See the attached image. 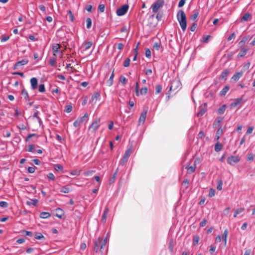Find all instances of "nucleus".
I'll return each mask as SVG.
<instances>
[{
	"label": "nucleus",
	"instance_id": "nucleus-47",
	"mask_svg": "<svg viewBox=\"0 0 255 255\" xmlns=\"http://www.w3.org/2000/svg\"><path fill=\"white\" fill-rule=\"evenodd\" d=\"M86 22H87V28H90L91 27L92 25V20L90 18H87L86 19Z\"/></svg>",
	"mask_w": 255,
	"mask_h": 255
},
{
	"label": "nucleus",
	"instance_id": "nucleus-64",
	"mask_svg": "<svg viewBox=\"0 0 255 255\" xmlns=\"http://www.w3.org/2000/svg\"><path fill=\"white\" fill-rule=\"evenodd\" d=\"M206 223H207V220L204 219V220H203L200 223V227H204L206 224Z\"/></svg>",
	"mask_w": 255,
	"mask_h": 255
},
{
	"label": "nucleus",
	"instance_id": "nucleus-21",
	"mask_svg": "<svg viewBox=\"0 0 255 255\" xmlns=\"http://www.w3.org/2000/svg\"><path fill=\"white\" fill-rule=\"evenodd\" d=\"M223 149V145L222 143L218 141L215 145V150L216 152H219Z\"/></svg>",
	"mask_w": 255,
	"mask_h": 255
},
{
	"label": "nucleus",
	"instance_id": "nucleus-17",
	"mask_svg": "<svg viewBox=\"0 0 255 255\" xmlns=\"http://www.w3.org/2000/svg\"><path fill=\"white\" fill-rule=\"evenodd\" d=\"M252 37L250 35L245 36L243 38L242 40L239 42L240 45L244 46L245 44L248 41L251 39Z\"/></svg>",
	"mask_w": 255,
	"mask_h": 255
},
{
	"label": "nucleus",
	"instance_id": "nucleus-51",
	"mask_svg": "<svg viewBox=\"0 0 255 255\" xmlns=\"http://www.w3.org/2000/svg\"><path fill=\"white\" fill-rule=\"evenodd\" d=\"M128 159L125 158V157H123V158L120 161V164L122 166H124L125 164V163L127 162Z\"/></svg>",
	"mask_w": 255,
	"mask_h": 255
},
{
	"label": "nucleus",
	"instance_id": "nucleus-32",
	"mask_svg": "<svg viewBox=\"0 0 255 255\" xmlns=\"http://www.w3.org/2000/svg\"><path fill=\"white\" fill-rule=\"evenodd\" d=\"M161 46V42H156L153 45V48L156 50H159Z\"/></svg>",
	"mask_w": 255,
	"mask_h": 255
},
{
	"label": "nucleus",
	"instance_id": "nucleus-50",
	"mask_svg": "<svg viewBox=\"0 0 255 255\" xmlns=\"http://www.w3.org/2000/svg\"><path fill=\"white\" fill-rule=\"evenodd\" d=\"M3 135L4 137H8L11 135L10 132L8 130H4L3 131Z\"/></svg>",
	"mask_w": 255,
	"mask_h": 255
},
{
	"label": "nucleus",
	"instance_id": "nucleus-52",
	"mask_svg": "<svg viewBox=\"0 0 255 255\" xmlns=\"http://www.w3.org/2000/svg\"><path fill=\"white\" fill-rule=\"evenodd\" d=\"M67 16L71 21H73L74 16L71 10H69L67 13Z\"/></svg>",
	"mask_w": 255,
	"mask_h": 255
},
{
	"label": "nucleus",
	"instance_id": "nucleus-14",
	"mask_svg": "<svg viewBox=\"0 0 255 255\" xmlns=\"http://www.w3.org/2000/svg\"><path fill=\"white\" fill-rule=\"evenodd\" d=\"M243 75V72H239L235 73L232 77V79L235 81H238Z\"/></svg>",
	"mask_w": 255,
	"mask_h": 255
},
{
	"label": "nucleus",
	"instance_id": "nucleus-42",
	"mask_svg": "<svg viewBox=\"0 0 255 255\" xmlns=\"http://www.w3.org/2000/svg\"><path fill=\"white\" fill-rule=\"evenodd\" d=\"M56 63V59L55 57L50 58V59L49 60V64L51 66H55Z\"/></svg>",
	"mask_w": 255,
	"mask_h": 255
},
{
	"label": "nucleus",
	"instance_id": "nucleus-37",
	"mask_svg": "<svg viewBox=\"0 0 255 255\" xmlns=\"http://www.w3.org/2000/svg\"><path fill=\"white\" fill-rule=\"evenodd\" d=\"M70 188L68 187H67L66 186H63L60 190V191L61 192L64 193H68L70 192Z\"/></svg>",
	"mask_w": 255,
	"mask_h": 255
},
{
	"label": "nucleus",
	"instance_id": "nucleus-63",
	"mask_svg": "<svg viewBox=\"0 0 255 255\" xmlns=\"http://www.w3.org/2000/svg\"><path fill=\"white\" fill-rule=\"evenodd\" d=\"M186 0H180L178 3V7H182L185 3V1H186Z\"/></svg>",
	"mask_w": 255,
	"mask_h": 255
},
{
	"label": "nucleus",
	"instance_id": "nucleus-35",
	"mask_svg": "<svg viewBox=\"0 0 255 255\" xmlns=\"http://www.w3.org/2000/svg\"><path fill=\"white\" fill-rule=\"evenodd\" d=\"M35 239L36 240H44L45 237L40 233H37L35 235Z\"/></svg>",
	"mask_w": 255,
	"mask_h": 255
},
{
	"label": "nucleus",
	"instance_id": "nucleus-39",
	"mask_svg": "<svg viewBox=\"0 0 255 255\" xmlns=\"http://www.w3.org/2000/svg\"><path fill=\"white\" fill-rule=\"evenodd\" d=\"M38 91L41 93H44L45 91V86L43 84L39 85Z\"/></svg>",
	"mask_w": 255,
	"mask_h": 255
},
{
	"label": "nucleus",
	"instance_id": "nucleus-44",
	"mask_svg": "<svg viewBox=\"0 0 255 255\" xmlns=\"http://www.w3.org/2000/svg\"><path fill=\"white\" fill-rule=\"evenodd\" d=\"M130 60L129 58H127L124 62L123 66L125 67L129 66Z\"/></svg>",
	"mask_w": 255,
	"mask_h": 255
},
{
	"label": "nucleus",
	"instance_id": "nucleus-33",
	"mask_svg": "<svg viewBox=\"0 0 255 255\" xmlns=\"http://www.w3.org/2000/svg\"><path fill=\"white\" fill-rule=\"evenodd\" d=\"M92 42H91V41L86 42L84 44L85 50H86L88 49L89 48H90L91 47V46H92Z\"/></svg>",
	"mask_w": 255,
	"mask_h": 255
},
{
	"label": "nucleus",
	"instance_id": "nucleus-55",
	"mask_svg": "<svg viewBox=\"0 0 255 255\" xmlns=\"http://www.w3.org/2000/svg\"><path fill=\"white\" fill-rule=\"evenodd\" d=\"M0 207L5 208L8 207V203L5 201H0Z\"/></svg>",
	"mask_w": 255,
	"mask_h": 255
},
{
	"label": "nucleus",
	"instance_id": "nucleus-45",
	"mask_svg": "<svg viewBox=\"0 0 255 255\" xmlns=\"http://www.w3.org/2000/svg\"><path fill=\"white\" fill-rule=\"evenodd\" d=\"M215 195V190L213 188H211L209 190V194H208L209 197H212L214 196Z\"/></svg>",
	"mask_w": 255,
	"mask_h": 255
},
{
	"label": "nucleus",
	"instance_id": "nucleus-6",
	"mask_svg": "<svg viewBox=\"0 0 255 255\" xmlns=\"http://www.w3.org/2000/svg\"><path fill=\"white\" fill-rule=\"evenodd\" d=\"M128 8V4H124L117 9L116 13L118 16H122L127 13Z\"/></svg>",
	"mask_w": 255,
	"mask_h": 255
},
{
	"label": "nucleus",
	"instance_id": "nucleus-28",
	"mask_svg": "<svg viewBox=\"0 0 255 255\" xmlns=\"http://www.w3.org/2000/svg\"><path fill=\"white\" fill-rule=\"evenodd\" d=\"M251 14L250 13H245L244 16L241 18V21H246L249 20V19L251 17Z\"/></svg>",
	"mask_w": 255,
	"mask_h": 255
},
{
	"label": "nucleus",
	"instance_id": "nucleus-61",
	"mask_svg": "<svg viewBox=\"0 0 255 255\" xmlns=\"http://www.w3.org/2000/svg\"><path fill=\"white\" fill-rule=\"evenodd\" d=\"M199 15V12L198 11H195L194 13L192 15L191 19L192 20H195L197 17Z\"/></svg>",
	"mask_w": 255,
	"mask_h": 255
},
{
	"label": "nucleus",
	"instance_id": "nucleus-1",
	"mask_svg": "<svg viewBox=\"0 0 255 255\" xmlns=\"http://www.w3.org/2000/svg\"><path fill=\"white\" fill-rule=\"evenodd\" d=\"M108 240L107 238H105L104 240L100 238H98L95 240L94 242V251L97 253L99 251L101 253V255H103L104 252H107L108 250V247H107V244Z\"/></svg>",
	"mask_w": 255,
	"mask_h": 255
},
{
	"label": "nucleus",
	"instance_id": "nucleus-12",
	"mask_svg": "<svg viewBox=\"0 0 255 255\" xmlns=\"http://www.w3.org/2000/svg\"><path fill=\"white\" fill-rule=\"evenodd\" d=\"M148 111V109L146 108L141 114H140L139 119V122L141 123L142 122L143 123L145 121V118L146 117V114Z\"/></svg>",
	"mask_w": 255,
	"mask_h": 255
},
{
	"label": "nucleus",
	"instance_id": "nucleus-43",
	"mask_svg": "<svg viewBox=\"0 0 255 255\" xmlns=\"http://www.w3.org/2000/svg\"><path fill=\"white\" fill-rule=\"evenodd\" d=\"M21 94L24 96V98L26 100H29V96H28V93L25 89L22 90V91L21 92Z\"/></svg>",
	"mask_w": 255,
	"mask_h": 255
},
{
	"label": "nucleus",
	"instance_id": "nucleus-31",
	"mask_svg": "<svg viewBox=\"0 0 255 255\" xmlns=\"http://www.w3.org/2000/svg\"><path fill=\"white\" fill-rule=\"evenodd\" d=\"M206 112V109L205 108H202L200 109V111L197 114V116L198 117H202Z\"/></svg>",
	"mask_w": 255,
	"mask_h": 255
},
{
	"label": "nucleus",
	"instance_id": "nucleus-57",
	"mask_svg": "<svg viewBox=\"0 0 255 255\" xmlns=\"http://www.w3.org/2000/svg\"><path fill=\"white\" fill-rule=\"evenodd\" d=\"M72 107L71 105H67L65 107V111L67 113H70L71 112Z\"/></svg>",
	"mask_w": 255,
	"mask_h": 255
},
{
	"label": "nucleus",
	"instance_id": "nucleus-41",
	"mask_svg": "<svg viewBox=\"0 0 255 255\" xmlns=\"http://www.w3.org/2000/svg\"><path fill=\"white\" fill-rule=\"evenodd\" d=\"M100 97V95L98 93H95L92 97V100L93 101L94 100H95L96 101L98 99H99Z\"/></svg>",
	"mask_w": 255,
	"mask_h": 255
},
{
	"label": "nucleus",
	"instance_id": "nucleus-23",
	"mask_svg": "<svg viewBox=\"0 0 255 255\" xmlns=\"http://www.w3.org/2000/svg\"><path fill=\"white\" fill-rule=\"evenodd\" d=\"M132 152V148L131 147H130L128 148L126 151L125 153L123 156L125 158L128 159L129 156L130 155Z\"/></svg>",
	"mask_w": 255,
	"mask_h": 255
},
{
	"label": "nucleus",
	"instance_id": "nucleus-24",
	"mask_svg": "<svg viewBox=\"0 0 255 255\" xmlns=\"http://www.w3.org/2000/svg\"><path fill=\"white\" fill-rule=\"evenodd\" d=\"M222 122V120L216 119L213 124V128H217L220 127V124Z\"/></svg>",
	"mask_w": 255,
	"mask_h": 255
},
{
	"label": "nucleus",
	"instance_id": "nucleus-34",
	"mask_svg": "<svg viewBox=\"0 0 255 255\" xmlns=\"http://www.w3.org/2000/svg\"><path fill=\"white\" fill-rule=\"evenodd\" d=\"M38 203V200L37 199H33L31 201H27L26 202V204L28 205H33L36 206Z\"/></svg>",
	"mask_w": 255,
	"mask_h": 255
},
{
	"label": "nucleus",
	"instance_id": "nucleus-22",
	"mask_svg": "<svg viewBox=\"0 0 255 255\" xmlns=\"http://www.w3.org/2000/svg\"><path fill=\"white\" fill-rule=\"evenodd\" d=\"M114 71L113 70L112 71V73L110 77V78L109 79V80L107 81V84L108 85V86H111L112 85L113 83V79H114Z\"/></svg>",
	"mask_w": 255,
	"mask_h": 255
},
{
	"label": "nucleus",
	"instance_id": "nucleus-46",
	"mask_svg": "<svg viewBox=\"0 0 255 255\" xmlns=\"http://www.w3.org/2000/svg\"><path fill=\"white\" fill-rule=\"evenodd\" d=\"M223 133V130L221 127L219 128L216 131V134L218 135V136H220Z\"/></svg>",
	"mask_w": 255,
	"mask_h": 255
},
{
	"label": "nucleus",
	"instance_id": "nucleus-60",
	"mask_svg": "<svg viewBox=\"0 0 255 255\" xmlns=\"http://www.w3.org/2000/svg\"><path fill=\"white\" fill-rule=\"evenodd\" d=\"M120 81L122 83L125 84L127 81V79L124 76H121L120 78Z\"/></svg>",
	"mask_w": 255,
	"mask_h": 255
},
{
	"label": "nucleus",
	"instance_id": "nucleus-53",
	"mask_svg": "<svg viewBox=\"0 0 255 255\" xmlns=\"http://www.w3.org/2000/svg\"><path fill=\"white\" fill-rule=\"evenodd\" d=\"M35 149L34 148V145L30 144L28 146V148L27 149V151L28 152H35Z\"/></svg>",
	"mask_w": 255,
	"mask_h": 255
},
{
	"label": "nucleus",
	"instance_id": "nucleus-13",
	"mask_svg": "<svg viewBox=\"0 0 255 255\" xmlns=\"http://www.w3.org/2000/svg\"><path fill=\"white\" fill-rule=\"evenodd\" d=\"M61 45L59 44H54L52 46V50L54 52V56H55L56 54L60 52Z\"/></svg>",
	"mask_w": 255,
	"mask_h": 255
},
{
	"label": "nucleus",
	"instance_id": "nucleus-15",
	"mask_svg": "<svg viewBox=\"0 0 255 255\" xmlns=\"http://www.w3.org/2000/svg\"><path fill=\"white\" fill-rule=\"evenodd\" d=\"M229 73V71L228 69L224 70L220 76L219 79L226 80Z\"/></svg>",
	"mask_w": 255,
	"mask_h": 255
},
{
	"label": "nucleus",
	"instance_id": "nucleus-20",
	"mask_svg": "<svg viewBox=\"0 0 255 255\" xmlns=\"http://www.w3.org/2000/svg\"><path fill=\"white\" fill-rule=\"evenodd\" d=\"M230 89V86L228 85H227L224 87V88L221 91L220 93V95L221 96H224L226 95L228 91Z\"/></svg>",
	"mask_w": 255,
	"mask_h": 255
},
{
	"label": "nucleus",
	"instance_id": "nucleus-62",
	"mask_svg": "<svg viewBox=\"0 0 255 255\" xmlns=\"http://www.w3.org/2000/svg\"><path fill=\"white\" fill-rule=\"evenodd\" d=\"M98 8H99V10L100 11V12H104L105 10V5L102 4H100L99 5Z\"/></svg>",
	"mask_w": 255,
	"mask_h": 255
},
{
	"label": "nucleus",
	"instance_id": "nucleus-2",
	"mask_svg": "<svg viewBox=\"0 0 255 255\" xmlns=\"http://www.w3.org/2000/svg\"><path fill=\"white\" fill-rule=\"evenodd\" d=\"M177 18L182 31L184 32L187 27V19L186 14L182 9L178 11Z\"/></svg>",
	"mask_w": 255,
	"mask_h": 255
},
{
	"label": "nucleus",
	"instance_id": "nucleus-10",
	"mask_svg": "<svg viewBox=\"0 0 255 255\" xmlns=\"http://www.w3.org/2000/svg\"><path fill=\"white\" fill-rule=\"evenodd\" d=\"M28 62V61L27 59H23L21 61H18L15 63L13 66V69L16 70V69H17L18 67L26 65V64H27Z\"/></svg>",
	"mask_w": 255,
	"mask_h": 255
},
{
	"label": "nucleus",
	"instance_id": "nucleus-59",
	"mask_svg": "<svg viewBox=\"0 0 255 255\" xmlns=\"http://www.w3.org/2000/svg\"><path fill=\"white\" fill-rule=\"evenodd\" d=\"M81 124L80 123V122L77 119L74 122L73 126L75 128L79 127L81 126Z\"/></svg>",
	"mask_w": 255,
	"mask_h": 255
},
{
	"label": "nucleus",
	"instance_id": "nucleus-19",
	"mask_svg": "<svg viewBox=\"0 0 255 255\" xmlns=\"http://www.w3.org/2000/svg\"><path fill=\"white\" fill-rule=\"evenodd\" d=\"M108 212H109V209L107 207H106L105 209V210H104V213L102 215V222H103V223H105L106 221V220H107V214L108 213Z\"/></svg>",
	"mask_w": 255,
	"mask_h": 255
},
{
	"label": "nucleus",
	"instance_id": "nucleus-11",
	"mask_svg": "<svg viewBox=\"0 0 255 255\" xmlns=\"http://www.w3.org/2000/svg\"><path fill=\"white\" fill-rule=\"evenodd\" d=\"M30 82L31 84V89L32 90H35L37 88L38 85L37 79L35 77H33L31 78Z\"/></svg>",
	"mask_w": 255,
	"mask_h": 255
},
{
	"label": "nucleus",
	"instance_id": "nucleus-5",
	"mask_svg": "<svg viewBox=\"0 0 255 255\" xmlns=\"http://www.w3.org/2000/svg\"><path fill=\"white\" fill-rule=\"evenodd\" d=\"M241 160L239 156H230L227 158V163L231 165L234 166L238 163Z\"/></svg>",
	"mask_w": 255,
	"mask_h": 255
},
{
	"label": "nucleus",
	"instance_id": "nucleus-4",
	"mask_svg": "<svg viewBox=\"0 0 255 255\" xmlns=\"http://www.w3.org/2000/svg\"><path fill=\"white\" fill-rule=\"evenodd\" d=\"M164 3V0H156L151 6L152 12L156 13L160 8L163 7Z\"/></svg>",
	"mask_w": 255,
	"mask_h": 255
},
{
	"label": "nucleus",
	"instance_id": "nucleus-26",
	"mask_svg": "<svg viewBox=\"0 0 255 255\" xmlns=\"http://www.w3.org/2000/svg\"><path fill=\"white\" fill-rule=\"evenodd\" d=\"M174 244L173 239H171L168 243V249L171 253L173 252Z\"/></svg>",
	"mask_w": 255,
	"mask_h": 255
},
{
	"label": "nucleus",
	"instance_id": "nucleus-18",
	"mask_svg": "<svg viewBox=\"0 0 255 255\" xmlns=\"http://www.w3.org/2000/svg\"><path fill=\"white\" fill-rule=\"evenodd\" d=\"M89 119V116L88 114L86 113H85L84 116L80 118H78L77 120L80 122V123L82 124L84 122H87L88 121Z\"/></svg>",
	"mask_w": 255,
	"mask_h": 255
},
{
	"label": "nucleus",
	"instance_id": "nucleus-3",
	"mask_svg": "<svg viewBox=\"0 0 255 255\" xmlns=\"http://www.w3.org/2000/svg\"><path fill=\"white\" fill-rule=\"evenodd\" d=\"M169 92H175V93L181 88L180 81L177 78L173 79L170 83Z\"/></svg>",
	"mask_w": 255,
	"mask_h": 255
},
{
	"label": "nucleus",
	"instance_id": "nucleus-8",
	"mask_svg": "<svg viewBox=\"0 0 255 255\" xmlns=\"http://www.w3.org/2000/svg\"><path fill=\"white\" fill-rule=\"evenodd\" d=\"M244 102V100L243 99V96L240 98L235 99L234 102L231 104L230 106L232 108L236 107L241 105V104L243 103Z\"/></svg>",
	"mask_w": 255,
	"mask_h": 255
},
{
	"label": "nucleus",
	"instance_id": "nucleus-27",
	"mask_svg": "<svg viewBox=\"0 0 255 255\" xmlns=\"http://www.w3.org/2000/svg\"><path fill=\"white\" fill-rule=\"evenodd\" d=\"M228 235V229H226L225 230V231L223 234V241L224 242L225 245H226V243H227Z\"/></svg>",
	"mask_w": 255,
	"mask_h": 255
},
{
	"label": "nucleus",
	"instance_id": "nucleus-48",
	"mask_svg": "<svg viewBox=\"0 0 255 255\" xmlns=\"http://www.w3.org/2000/svg\"><path fill=\"white\" fill-rule=\"evenodd\" d=\"M147 92V88L146 87L142 88L140 90V94L141 95H145Z\"/></svg>",
	"mask_w": 255,
	"mask_h": 255
},
{
	"label": "nucleus",
	"instance_id": "nucleus-40",
	"mask_svg": "<svg viewBox=\"0 0 255 255\" xmlns=\"http://www.w3.org/2000/svg\"><path fill=\"white\" fill-rule=\"evenodd\" d=\"M199 241V237L198 236H194L193 239V244L194 245H196L198 244Z\"/></svg>",
	"mask_w": 255,
	"mask_h": 255
},
{
	"label": "nucleus",
	"instance_id": "nucleus-36",
	"mask_svg": "<svg viewBox=\"0 0 255 255\" xmlns=\"http://www.w3.org/2000/svg\"><path fill=\"white\" fill-rule=\"evenodd\" d=\"M223 181L221 179L218 180L217 182V189L218 190H221L222 189Z\"/></svg>",
	"mask_w": 255,
	"mask_h": 255
},
{
	"label": "nucleus",
	"instance_id": "nucleus-54",
	"mask_svg": "<svg viewBox=\"0 0 255 255\" xmlns=\"http://www.w3.org/2000/svg\"><path fill=\"white\" fill-rule=\"evenodd\" d=\"M145 54L147 58H151V51L149 49L147 48L145 50Z\"/></svg>",
	"mask_w": 255,
	"mask_h": 255
},
{
	"label": "nucleus",
	"instance_id": "nucleus-49",
	"mask_svg": "<svg viewBox=\"0 0 255 255\" xmlns=\"http://www.w3.org/2000/svg\"><path fill=\"white\" fill-rule=\"evenodd\" d=\"M54 169L56 171H59L63 169V167L61 165L59 164H57L54 165Z\"/></svg>",
	"mask_w": 255,
	"mask_h": 255
},
{
	"label": "nucleus",
	"instance_id": "nucleus-25",
	"mask_svg": "<svg viewBox=\"0 0 255 255\" xmlns=\"http://www.w3.org/2000/svg\"><path fill=\"white\" fill-rule=\"evenodd\" d=\"M196 166H189L187 165L185 167V168L188 170V173H192L194 172L196 169Z\"/></svg>",
	"mask_w": 255,
	"mask_h": 255
},
{
	"label": "nucleus",
	"instance_id": "nucleus-9",
	"mask_svg": "<svg viewBox=\"0 0 255 255\" xmlns=\"http://www.w3.org/2000/svg\"><path fill=\"white\" fill-rule=\"evenodd\" d=\"M249 51L248 47H245L244 46L240 45V51L239 52L238 57L241 58L244 57Z\"/></svg>",
	"mask_w": 255,
	"mask_h": 255
},
{
	"label": "nucleus",
	"instance_id": "nucleus-30",
	"mask_svg": "<svg viewBox=\"0 0 255 255\" xmlns=\"http://www.w3.org/2000/svg\"><path fill=\"white\" fill-rule=\"evenodd\" d=\"M226 109V106L225 105H223L218 110V113L220 115L223 114L225 112Z\"/></svg>",
	"mask_w": 255,
	"mask_h": 255
},
{
	"label": "nucleus",
	"instance_id": "nucleus-16",
	"mask_svg": "<svg viewBox=\"0 0 255 255\" xmlns=\"http://www.w3.org/2000/svg\"><path fill=\"white\" fill-rule=\"evenodd\" d=\"M64 215V212L63 210L60 208H57L56 209V213L55 216L59 219L62 218L63 215Z\"/></svg>",
	"mask_w": 255,
	"mask_h": 255
},
{
	"label": "nucleus",
	"instance_id": "nucleus-7",
	"mask_svg": "<svg viewBox=\"0 0 255 255\" xmlns=\"http://www.w3.org/2000/svg\"><path fill=\"white\" fill-rule=\"evenodd\" d=\"M100 118H97L90 126L89 130H91L92 131H94L97 130L100 127Z\"/></svg>",
	"mask_w": 255,
	"mask_h": 255
},
{
	"label": "nucleus",
	"instance_id": "nucleus-38",
	"mask_svg": "<svg viewBox=\"0 0 255 255\" xmlns=\"http://www.w3.org/2000/svg\"><path fill=\"white\" fill-rule=\"evenodd\" d=\"M162 86L160 85H157L155 86V94H159L161 92Z\"/></svg>",
	"mask_w": 255,
	"mask_h": 255
},
{
	"label": "nucleus",
	"instance_id": "nucleus-29",
	"mask_svg": "<svg viewBox=\"0 0 255 255\" xmlns=\"http://www.w3.org/2000/svg\"><path fill=\"white\" fill-rule=\"evenodd\" d=\"M50 216V214L48 212H43L40 214V217L43 219H46Z\"/></svg>",
	"mask_w": 255,
	"mask_h": 255
},
{
	"label": "nucleus",
	"instance_id": "nucleus-58",
	"mask_svg": "<svg viewBox=\"0 0 255 255\" xmlns=\"http://www.w3.org/2000/svg\"><path fill=\"white\" fill-rule=\"evenodd\" d=\"M47 178L51 180H54L55 179V176L54 174L52 173H49L47 175Z\"/></svg>",
	"mask_w": 255,
	"mask_h": 255
},
{
	"label": "nucleus",
	"instance_id": "nucleus-56",
	"mask_svg": "<svg viewBox=\"0 0 255 255\" xmlns=\"http://www.w3.org/2000/svg\"><path fill=\"white\" fill-rule=\"evenodd\" d=\"M189 185V180L188 179H186L183 180L182 182V185L185 187V188H187L188 187Z\"/></svg>",
	"mask_w": 255,
	"mask_h": 255
}]
</instances>
